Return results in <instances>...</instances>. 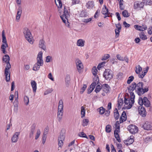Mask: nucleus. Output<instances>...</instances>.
Masks as SVG:
<instances>
[{"mask_svg": "<svg viewBox=\"0 0 152 152\" xmlns=\"http://www.w3.org/2000/svg\"><path fill=\"white\" fill-rule=\"evenodd\" d=\"M42 53L39 52L38 53L37 58V62L34 65L33 67V70L36 71L38 70L40 66H42L43 64V61L42 59Z\"/></svg>", "mask_w": 152, "mask_h": 152, "instance_id": "obj_1", "label": "nucleus"}, {"mask_svg": "<svg viewBox=\"0 0 152 152\" xmlns=\"http://www.w3.org/2000/svg\"><path fill=\"white\" fill-rule=\"evenodd\" d=\"M70 15L69 12L68 11V8L64 7V14L60 17L62 20L63 22L65 24V25L68 27L69 26V23L68 21V19L70 17Z\"/></svg>", "mask_w": 152, "mask_h": 152, "instance_id": "obj_2", "label": "nucleus"}, {"mask_svg": "<svg viewBox=\"0 0 152 152\" xmlns=\"http://www.w3.org/2000/svg\"><path fill=\"white\" fill-rule=\"evenodd\" d=\"M135 95L134 94L131 93L130 98H125L124 102L125 104V107L127 109H129L132 107L134 102Z\"/></svg>", "mask_w": 152, "mask_h": 152, "instance_id": "obj_3", "label": "nucleus"}, {"mask_svg": "<svg viewBox=\"0 0 152 152\" xmlns=\"http://www.w3.org/2000/svg\"><path fill=\"white\" fill-rule=\"evenodd\" d=\"M23 32L26 40L30 44L33 43V38L29 30L27 28H25L23 29Z\"/></svg>", "mask_w": 152, "mask_h": 152, "instance_id": "obj_4", "label": "nucleus"}, {"mask_svg": "<svg viewBox=\"0 0 152 152\" xmlns=\"http://www.w3.org/2000/svg\"><path fill=\"white\" fill-rule=\"evenodd\" d=\"M138 103L140 106L144 104L146 107H149L151 106L150 101L146 97H144L143 98L139 97L138 100Z\"/></svg>", "mask_w": 152, "mask_h": 152, "instance_id": "obj_5", "label": "nucleus"}, {"mask_svg": "<svg viewBox=\"0 0 152 152\" xmlns=\"http://www.w3.org/2000/svg\"><path fill=\"white\" fill-rule=\"evenodd\" d=\"M7 63V65L4 70V75L6 81L8 82L10 80V73L9 70L11 68V66L9 62Z\"/></svg>", "mask_w": 152, "mask_h": 152, "instance_id": "obj_6", "label": "nucleus"}, {"mask_svg": "<svg viewBox=\"0 0 152 152\" xmlns=\"http://www.w3.org/2000/svg\"><path fill=\"white\" fill-rule=\"evenodd\" d=\"M113 72L110 69H106L103 74V77L107 80H110L113 77Z\"/></svg>", "mask_w": 152, "mask_h": 152, "instance_id": "obj_7", "label": "nucleus"}, {"mask_svg": "<svg viewBox=\"0 0 152 152\" xmlns=\"http://www.w3.org/2000/svg\"><path fill=\"white\" fill-rule=\"evenodd\" d=\"M136 92L139 95H140V93L142 91V88L143 87V84L142 82H140L137 84L135 83Z\"/></svg>", "mask_w": 152, "mask_h": 152, "instance_id": "obj_8", "label": "nucleus"}, {"mask_svg": "<svg viewBox=\"0 0 152 152\" xmlns=\"http://www.w3.org/2000/svg\"><path fill=\"white\" fill-rule=\"evenodd\" d=\"M77 69L79 73L82 72V69L83 68V66L81 62L79 59H77L75 61Z\"/></svg>", "mask_w": 152, "mask_h": 152, "instance_id": "obj_9", "label": "nucleus"}, {"mask_svg": "<svg viewBox=\"0 0 152 152\" xmlns=\"http://www.w3.org/2000/svg\"><path fill=\"white\" fill-rule=\"evenodd\" d=\"M128 129L130 133L134 134L138 132V128L134 125H131L128 126Z\"/></svg>", "mask_w": 152, "mask_h": 152, "instance_id": "obj_10", "label": "nucleus"}, {"mask_svg": "<svg viewBox=\"0 0 152 152\" xmlns=\"http://www.w3.org/2000/svg\"><path fill=\"white\" fill-rule=\"evenodd\" d=\"M143 128L147 130L152 129V125L150 122L146 121L143 125Z\"/></svg>", "mask_w": 152, "mask_h": 152, "instance_id": "obj_11", "label": "nucleus"}, {"mask_svg": "<svg viewBox=\"0 0 152 152\" xmlns=\"http://www.w3.org/2000/svg\"><path fill=\"white\" fill-rule=\"evenodd\" d=\"M138 111L139 114L142 117H145L146 115V112L144 107L140 106L139 107Z\"/></svg>", "mask_w": 152, "mask_h": 152, "instance_id": "obj_12", "label": "nucleus"}, {"mask_svg": "<svg viewBox=\"0 0 152 152\" xmlns=\"http://www.w3.org/2000/svg\"><path fill=\"white\" fill-rule=\"evenodd\" d=\"M143 6V3L140 1H136L134 3V9L142 8Z\"/></svg>", "mask_w": 152, "mask_h": 152, "instance_id": "obj_13", "label": "nucleus"}, {"mask_svg": "<svg viewBox=\"0 0 152 152\" xmlns=\"http://www.w3.org/2000/svg\"><path fill=\"white\" fill-rule=\"evenodd\" d=\"M20 134V132H15L12 137L11 140L12 142H16L19 138V136Z\"/></svg>", "mask_w": 152, "mask_h": 152, "instance_id": "obj_14", "label": "nucleus"}, {"mask_svg": "<svg viewBox=\"0 0 152 152\" xmlns=\"http://www.w3.org/2000/svg\"><path fill=\"white\" fill-rule=\"evenodd\" d=\"M63 103L62 100H59L58 107V112L63 113Z\"/></svg>", "mask_w": 152, "mask_h": 152, "instance_id": "obj_15", "label": "nucleus"}, {"mask_svg": "<svg viewBox=\"0 0 152 152\" xmlns=\"http://www.w3.org/2000/svg\"><path fill=\"white\" fill-rule=\"evenodd\" d=\"M39 47L44 50H45L46 47L45 45V42L44 39H41L40 40L39 44Z\"/></svg>", "mask_w": 152, "mask_h": 152, "instance_id": "obj_16", "label": "nucleus"}, {"mask_svg": "<svg viewBox=\"0 0 152 152\" xmlns=\"http://www.w3.org/2000/svg\"><path fill=\"white\" fill-rule=\"evenodd\" d=\"M134 28L137 30L142 31L146 30L147 28V26L144 25L141 26L135 25L134 26Z\"/></svg>", "mask_w": 152, "mask_h": 152, "instance_id": "obj_17", "label": "nucleus"}, {"mask_svg": "<svg viewBox=\"0 0 152 152\" xmlns=\"http://www.w3.org/2000/svg\"><path fill=\"white\" fill-rule=\"evenodd\" d=\"M135 83H132L131 86H130L129 87L128 89L129 92L130 93V96H131V93H132L134 94V93L132 92V91L135 90L136 91V86H135Z\"/></svg>", "mask_w": 152, "mask_h": 152, "instance_id": "obj_18", "label": "nucleus"}, {"mask_svg": "<svg viewBox=\"0 0 152 152\" xmlns=\"http://www.w3.org/2000/svg\"><path fill=\"white\" fill-rule=\"evenodd\" d=\"M126 115L125 111H124L122 113L121 116L120 118V123H122L126 120Z\"/></svg>", "mask_w": 152, "mask_h": 152, "instance_id": "obj_19", "label": "nucleus"}, {"mask_svg": "<svg viewBox=\"0 0 152 152\" xmlns=\"http://www.w3.org/2000/svg\"><path fill=\"white\" fill-rule=\"evenodd\" d=\"M94 6V2L93 1H88L86 4V7L88 9H92Z\"/></svg>", "mask_w": 152, "mask_h": 152, "instance_id": "obj_20", "label": "nucleus"}, {"mask_svg": "<svg viewBox=\"0 0 152 152\" xmlns=\"http://www.w3.org/2000/svg\"><path fill=\"white\" fill-rule=\"evenodd\" d=\"M22 13V8L20 7L18 9V11L17 14V16L16 17V20L17 21H18L19 20L21 14Z\"/></svg>", "mask_w": 152, "mask_h": 152, "instance_id": "obj_21", "label": "nucleus"}, {"mask_svg": "<svg viewBox=\"0 0 152 152\" xmlns=\"http://www.w3.org/2000/svg\"><path fill=\"white\" fill-rule=\"evenodd\" d=\"M85 41L83 39H79L77 42V45L79 47H82L84 46Z\"/></svg>", "mask_w": 152, "mask_h": 152, "instance_id": "obj_22", "label": "nucleus"}, {"mask_svg": "<svg viewBox=\"0 0 152 152\" xmlns=\"http://www.w3.org/2000/svg\"><path fill=\"white\" fill-rule=\"evenodd\" d=\"M70 76L69 75H67L65 78V85L67 87H68L70 83Z\"/></svg>", "mask_w": 152, "mask_h": 152, "instance_id": "obj_23", "label": "nucleus"}, {"mask_svg": "<svg viewBox=\"0 0 152 152\" xmlns=\"http://www.w3.org/2000/svg\"><path fill=\"white\" fill-rule=\"evenodd\" d=\"M103 88V91L106 93L108 92L110 89V88L107 84H103L102 86Z\"/></svg>", "mask_w": 152, "mask_h": 152, "instance_id": "obj_24", "label": "nucleus"}, {"mask_svg": "<svg viewBox=\"0 0 152 152\" xmlns=\"http://www.w3.org/2000/svg\"><path fill=\"white\" fill-rule=\"evenodd\" d=\"M31 85L32 87L33 92L35 93L36 91L37 90V83L35 81L32 80L31 81Z\"/></svg>", "mask_w": 152, "mask_h": 152, "instance_id": "obj_25", "label": "nucleus"}, {"mask_svg": "<svg viewBox=\"0 0 152 152\" xmlns=\"http://www.w3.org/2000/svg\"><path fill=\"white\" fill-rule=\"evenodd\" d=\"M108 12V10L106 6L104 5V7L102 8V13L103 14L106 15H107Z\"/></svg>", "mask_w": 152, "mask_h": 152, "instance_id": "obj_26", "label": "nucleus"}, {"mask_svg": "<svg viewBox=\"0 0 152 152\" xmlns=\"http://www.w3.org/2000/svg\"><path fill=\"white\" fill-rule=\"evenodd\" d=\"M114 117L115 120H118L119 118V114L118 111L116 108L114 111Z\"/></svg>", "mask_w": 152, "mask_h": 152, "instance_id": "obj_27", "label": "nucleus"}, {"mask_svg": "<svg viewBox=\"0 0 152 152\" xmlns=\"http://www.w3.org/2000/svg\"><path fill=\"white\" fill-rule=\"evenodd\" d=\"M8 47V45L7 43L3 44L1 46V49L3 53L5 54L6 53L5 49L6 47Z\"/></svg>", "mask_w": 152, "mask_h": 152, "instance_id": "obj_28", "label": "nucleus"}, {"mask_svg": "<svg viewBox=\"0 0 152 152\" xmlns=\"http://www.w3.org/2000/svg\"><path fill=\"white\" fill-rule=\"evenodd\" d=\"M120 122L119 121H117L115 124V129L114 131H117V132H120Z\"/></svg>", "mask_w": 152, "mask_h": 152, "instance_id": "obj_29", "label": "nucleus"}, {"mask_svg": "<svg viewBox=\"0 0 152 152\" xmlns=\"http://www.w3.org/2000/svg\"><path fill=\"white\" fill-rule=\"evenodd\" d=\"M142 68L139 65H137L136 66L135 72L137 74H139L142 71Z\"/></svg>", "mask_w": 152, "mask_h": 152, "instance_id": "obj_30", "label": "nucleus"}, {"mask_svg": "<svg viewBox=\"0 0 152 152\" xmlns=\"http://www.w3.org/2000/svg\"><path fill=\"white\" fill-rule=\"evenodd\" d=\"M119 132H117V131H114V134L116 139L118 142H121V140L118 134V133Z\"/></svg>", "mask_w": 152, "mask_h": 152, "instance_id": "obj_31", "label": "nucleus"}, {"mask_svg": "<svg viewBox=\"0 0 152 152\" xmlns=\"http://www.w3.org/2000/svg\"><path fill=\"white\" fill-rule=\"evenodd\" d=\"M15 93L16 94H17V98H16V99H15V101L14 102V107L16 108V109L17 110L18 107V100L17 99L18 98V91H15Z\"/></svg>", "mask_w": 152, "mask_h": 152, "instance_id": "obj_32", "label": "nucleus"}, {"mask_svg": "<svg viewBox=\"0 0 152 152\" xmlns=\"http://www.w3.org/2000/svg\"><path fill=\"white\" fill-rule=\"evenodd\" d=\"M118 109H120L123 103V100L122 99H118Z\"/></svg>", "mask_w": 152, "mask_h": 152, "instance_id": "obj_33", "label": "nucleus"}, {"mask_svg": "<svg viewBox=\"0 0 152 152\" xmlns=\"http://www.w3.org/2000/svg\"><path fill=\"white\" fill-rule=\"evenodd\" d=\"M56 4L58 8H61L62 6V4L61 0H55Z\"/></svg>", "mask_w": 152, "mask_h": 152, "instance_id": "obj_34", "label": "nucleus"}, {"mask_svg": "<svg viewBox=\"0 0 152 152\" xmlns=\"http://www.w3.org/2000/svg\"><path fill=\"white\" fill-rule=\"evenodd\" d=\"M63 113L58 112L57 115V118L59 122L61 121L62 119Z\"/></svg>", "mask_w": 152, "mask_h": 152, "instance_id": "obj_35", "label": "nucleus"}, {"mask_svg": "<svg viewBox=\"0 0 152 152\" xmlns=\"http://www.w3.org/2000/svg\"><path fill=\"white\" fill-rule=\"evenodd\" d=\"M10 60V57L7 55H5L3 57V61L6 63L9 62Z\"/></svg>", "mask_w": 152, "mask_h": 152, "instance_id": "obj_36", "label": "nucleus"}, {"mask_svg": "<svg viewBox=\"0 0 152 152\" xmlns=\"http://www.w3.org/2000/svg\"><path fill=\"white\" fill-rule=\"evenodd\" d=\"M81 118H83L85 115V110L83 106H82L81 108Z\"/></svg>", "mask_w": 152, "mask_h": 152, "instance_id": "obj_37", "label": "nucleus"}, {"mask_svg": "<svg viewBox=\"0 0 152 152\" xmlns=\"http://www.w3.org/2000/svg\"><path fill=\"white\" fill-rule=\"evenodd\" d=\"M35 128L34 126H31V132L29 134V137L30 138L33 137L34 133L35 132Z\"/></svg>", "mask_w": 152, "mask_h": 152, "instance_id": "obj_38", "label": "nucleus"}, {"mask_svg": "<svg viewBox=\"0 0 152 152\" xmlns=\"http://www.w3.org/2000/svg\"><path fill=\"white\" fill-rule=\"evenodd\" d=\"M140 38L142 40H146L147 39L146 36L145 34L143 32H141L140 34Z\"/></svg>", "mask_w": 152, "mask_h": 152, "instance_id": "obj_39", "label": "nucleus"}, {"mask_svg": "<svg viewBox=\"0 0 152 152\" xmlns=\"http://www.w3.org/2000/svg\"><path fill=\"white\" fill-rule=\"evenodd\" d=\"M97 110L100 114H103L104 113L105 110L103 107H101L97 109Z\"/></svg>", "mask_w": 152, "mask_h": 152, "instance_id": "obj_40", "label": "nucleus"}, {"mask_svg": "<svg viewBox=\"0 0 152 152\" xmlns=\"http://www.w3.org/2000/svg\"><path fill=\"white\" fill-rule=\"evenodd\" d=\"M89 122V120L87 119H84L82 121V125L83 126H87Z\"/></svg>", "mask_w": 152, "mask_h": 152, "instance_id": "obj_41", "label": "nucleus"}, {"mask_svg": "<svg viewBox=\"0 0 152 152\" xmlns=\"http://www.w3.org/2000/svg\"><path fill=\"white\" fill-rule=\"evenodd\" d=\"M65 137V134L64 133H61L59 137H58V140H61L64 141Z\"/></svg>", "mask_w": 152, "mask_h": 152, "instance_id": "obj_42", "label": "nucleus"}, {"mask_svg": "<svg viewBox=\"0 0 152 152\" xmlns=\"http://www.w3.org/2000/svg\"><path fill=\"white\" fill-rule=\"evenodd\" d=\"M111 126L110 125H107L105 128V131L107 133H110L111 132Z\"/></svg>", "mask_w": 152, "mask_h": 152, "instance_id": "obj_43", "label": "nucleus"}, {"mask_svg": "<svg viewBox=\"0 0 152 152\" xmlns=\"http://www.w3.org/2000/svg\"><path fill=\"white\" fill-rule=\"evenodd\" d=\"M123 15L124 17H128L129 16V14L128 13V11L126 10H124L122 12Z\"/></svg>", "mask_w": 152, "mask_h": 152, "instance_id": "obj_44", "label": "nucleus"}, {"mask_svg": "<svg viewBox=\"0 0 152 152\" xmlns=\"http://www.w3.org/2000/svg\"><path fill=\"white\" fill-rule=\"evenodd\" d=\"M143 4L146 5H150L152 4V1L151 0H143Z\"/></svg>", "mask_w": 152, "mask_h": 152, "instance_id": "obj_45", "label": "nucleus"}, {"mask_svg": "<svg viewBox=\"0 0 152 152\" xmlns=\"http://www.w3.org/2000/svg\"><path fill=\"white\" fill-rule=\"evenodd\" d=\"M123 78V74L121 72H119L117 75V78L118 80H121Z\"/></svg>", "mask_w": 152, "mask_h": 152, "instance_id": "obj_46", "label": "nucleus"}, {"mask_svg": "<svg viewBox=\"0 0 152 152\" xmlns=\"http://www.w3.org/2000/svg\"><path fill=\"white\" fill-rule=\"evenodd\" d=\"M78 136H79L82 137H85L87 139L88 138L87 136L83 132H80L78 134Z\"/></svg>", "mask_w": 152, "mask_h": 152, "instance_id": "obj_47", "label": "nucleus"}, {"mask_svg": "<svg viewBox=\"0 0 152 152\" xmlns=\"http://www.w3.org/2000/svg\"><path fill=\"white\" fill-rule=\"evenodd\" d=\"M4 31H3L2 32V42L4 43H7V40L6 37L4 34Z\"/></svg>", "mask_w": 152, "mask_h": 152, "instance_id": "obj_48", "label": "nucleus"}, {"mask_svg": "<svg viewBox=\"0 0 152 152\" xmlns=\"http://www.w3.org/2000/svg\"><path fill=\"white\" fill-rule=\"evenodd\" d=\"M40 134H41V131H40V130L39 129H38L37 130V133L36 134V136H35V139L36 140H37L38 139V138L39 137V136H40Z\"/></svg>", "mask_w": 152, "mask_h": 152, "instance_id": "obj_49", "label": "nucleus"}, {"mask_svg": "<svg viewBox=\"0 0 152 152\" xmlns=\"http://www.w3.org/2000/svg\"><path fill=\"white\" fill-rule=\"evenodd\" d=\"M134 77L133 76H131L129 77L127 81V83L128 84L132 82L133 80Z\"/></svg>", "mask_w": 152, "mask_h": 152, "instance_id": "obj_50", "label": "nucleus"}, {"mask_svg": "<svg viewBox=\"0 0 152 152\" xmlns=\"http://www.w3.org/2000/svg\"><path fill=\"white\" fill-rule=\"evenodd\" d=\"M24 102L26 105H27L28 104L29 102V98L27 96H25L24 98Z\"/></svg>", "mask_w": 152, "mask_h": 152, "instance_id": "obj_51", "label": "nucleus"}, {"mask_svg": "<svg viewBox=\"0 0 152 152\" xmlns=\"http://www.w3.org/2000/svg\"><path fill=\"white\" fill-rule=\"evenodd\" d=\"M105 62H102L101 63H100L98 65L97 68L99 70H100V69L103 67L104 65V64H105Z\"/></svg>", "mask_w": 152, "mask_h": 152, "instance_id": "obj_52", "label": "nucleus"}, {"mask_svg": "<svg viewBox=\"0 0 152 152\" xmlns=\"http://www.w3.org/2000/svg\"><path fill=\"white\" fill-rule=\"evenodd\" d=\"M80 16L81 17H86L87 15V13L86 12L82 11L80 14Z\"/></svg>", "mask_w": 152, "mask_h": 152, "instance_id": "obj_53", "label": "nucleus"}, {"mask_svg": "<svg viewBox=\"0 0 152 152\" xmlns=\"http://www.w3.org/2000/svg\"><path fill=\"white\" fill-rule=\"evenodd\" d=\"M92 73L94 75H96L97 74V70L96 69V67H94L92 69Z\"/></svg>", "mask_w": 152, "mask_h": 152, "instance_id": "obj_54", "label": "nucleus"}, {"mask_svg": "<svg viewBox=\"0 0 152 152\" xmlns=\"http://www.w3.org/2000/svg\"><path fill=\"white\" fill-rule=\"evenodd\" d=\"M121 30V29H120V28L118 29H116L115 30V33L116 37H118L119 36V33H120Z\"/></svg>", "mask_w": 152, "mask_h": 152, "instance_id": "obj_55", "label": "nucleus"}, {"mask_svg": "<svg viewBox=\"0 0 152 152\" xmlns=\"http://www.w3.org/2000/svg\"><path fill=\"white\" fill-rule=\"evenodd\" d=\"M86 88H87V86L85 84H84L83 85V87L81 89V90L80 91V93L82 94L84 92V91H85V89H86Z\"/></svg>", "mask_w": 152, "mask_h": 152, "instance_id": "obj_56", "label": "nucleus"}, {"mask_svg": "<svg viewBox=\"0 0 152 152\" xmlns=\"http://www.w3.org/2000/svg\"><path fill=\"white\" fill-rule=\"evenodd\" d=\"M72 5H75L79 4L80 2L79 0H72Z\"/></svg>", "mask_w": 152, "mask_h": 152, "instance_id": "obj_57", "label": "nucleus"}, {"mask_svg": "<svg viewBox=\"0 0 152 152\" xmlns=\"http://www.w3.org/2000/svg\"><path fill=\"white\" fill-rule=\"evenodd\" d=\"M101 89V86H100L99 85H98V86L97 85L95 91L96 93H97L100 91Z\"/></svg>", "mask_w": 152, "mask_h": 152, "instance_id": "obj_58", "label": "nucleus"}, {"mask_svg": "<svg viewBox=\"0 0 152 152\" xmlns=\"http://www.w3.org/2000/svg\"><path fill=\"white\" fill-rule=\"evenodd\" d=\"M110 55L109 54H107L105 55L104 56H103V58L102 59V60H104L107 59L108 58L110 57Z\"/></svg>", "mask_w": 152, "mask_h": 152, "instance_id": "obj_59", "label": "nucleus"}, {"mask_svg": "<svg viewBox=\"0 0 152 152\" xmlns=\"http://www.w3.org/2000/svg\"><path fill=\"white\" fill-rule=\"evenodd\" d=\"M46 135H43L42 137V143L43 144H44L46 141Z\"/></svg>", "mask_w": 152, "mask_h": 152, "instance_id": "obj_60", "label": "nucleus"}, {"mask_svg": "<svg viewBox=\"0 0 152 152\" xmlns=\"http://www.w3.org/2000/svg\"><path fill=\"white\" fill-rule=\"evenodd\" d=\"M116 57L119 60L122 61H124V58L121 57L120 55L119 54H118L116 55Z\"/></svg>", "mask_w": 152, "mask_h": 152, "instance_id": "obj_61", "label": "nucleus"}, {"mask_svg": "<svg viewBox=\"0 0 152 152\" xmlns=\"http://www.w3.org/2000/svg\"><path fill=\"white\" fill-rule=\"evenodd\" d=\"M96 82H93L90 86L91 88L94 89L96 86Z\"/></svg>", "mask_w": 152, "mask_h": 152, "instance_id": "obj_62", "label": "nucleus"}, {"mask_svg": "<svg viewBox=\"0 0 152 152\" xmlns=\"http://www.w3.org/2000/svg\"><path fill=\"white\" fill-rule=\"evenodd\" d=\"M127 141L128 142V144H130L134 142V140L133 139H130L129 138H128L127 140Z\"/></svg>", "mask_w": 152, "mask_h": 152, "instance_id": "obj_63", "label": "nucleus"}, {"mask_svg": "<svg viewBox=\"0 0 152 152\" xmlns=\"http://www.w3.org/2000/svg\"><path fill=\"white\" fill-rule=\"evenodd\" d=\"M146 74L145 73H144V72L143 71L142 72L141 74H139L138 76L139 78H143V77H144V76Z\"/></svg>", "mask_w": 152, "mask_h": 152, "instance_id": "obj_64", "label": "nucleus"}]
</instances>
